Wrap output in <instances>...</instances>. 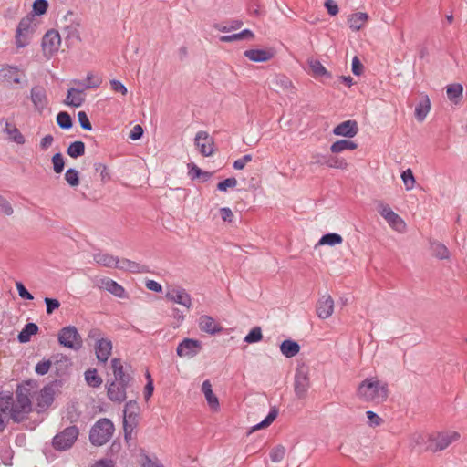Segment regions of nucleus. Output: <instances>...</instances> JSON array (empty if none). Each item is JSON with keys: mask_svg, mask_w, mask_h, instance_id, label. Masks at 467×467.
<instances>
[{"mask_svg": "<svg viewBox=\"0 0 467 467\" xmlns=\"http://www.w3.org/2000/svg\"><path fill=\"white\" fill-rule=\"evenodd\" d=\"M31 385L26 383L17 387L16 400L9 394L0 393V431H2L12 419L20 422L31 411Z\"/></svg>", "mask_w": 467, "mask_h": 467, "instance_id": "nucleus-1", "label": "nucleus"}, {"mask_svg": "<svg viewBox=\"0 0 467 467\" xmlns=\"http://www.w3.org/2000/svg\"><path fill=\"white\" fill-rule=\"evenodd\" d=\"M356 395L363 402L380 404L388 399L389 386L377 377L367 378L358 384Z\"/></svg>", "mask_w": 467, "mask_h": 467, "instance_id": "nucleus-2", "label": "nucleus"}, {"mask_svg": "<svg viewBox=\"0 0 467 467\" xmlns=\"http://www.w3.org/2000/svg\"><path fill=\"white\" fill-rule=\"evenodd\" d=\"M114 425L109 419L99 420L91 428L89 441L95 446H102L112 437Z\"/></svg>", "mask_w": 467, "mask_h": 467, "instance_id": "nucleus-3", "label": "nucleus"}, {"mask_svg": "<svg viewBox=\"0 0 467 467\" xmlns=\"http://www.w3.org/2000/svg\"><path fill=\"white\" fill-rule=\"evenodd\" d=\"M459 439L460 433L455 431L438 432L432 434V437L429 438L430 444L426 446L425 450L433 452L443 451Z\"/></svg>", "mask_w": 467, "mask_h": 467, "instance_id": "nucleus-4", "label": "nucleus"}, {"mask_svg": "<svg viewBox=\"0 0 467 467\" xmlns=\"http://www.w3.org/2000/svg\"><path fill=\"white\" fill-rule=\"evenodd\" d=\"M34 20V15H28L20 20L15 36L17 47H25L29 44L30 38L36 29Z\"/></svg>", "mask_w": 467, "mask_h": 467, "instance_id": "nucleus-5", "label": "nucleus"}, {"mask_svg": "<svg viewBox=\"0 0 467 467\" xmlns=\"http://www.w3.org/2000/svg\"><path fill=\"white\" fill-rule=\"evenodd\" d=\"M79 435L78 428L70 426L57 433L52 441V445L57 451L70 449Z\"/></svg>", "mask_w": 467, "mask_h": 467, "instance_id": "nucleus-6", "label": "nucleus"}, {"mask_svg": "<svg viewBox=\"0 0 467 467\" xmlns=\"http://www.w3.org/2000/svg\"><path fill=\"white\" fill-rule=\"evenodd\" d=\"M60 345L70 349L78 350L82 347V338L74 326L63 327L57 336Z\"/></svg>", "mask_w": 467, "mask_h": 467, "instance_id": "nucleus-7", "label": "nucleus"}, {"mask_svg": "<svg viewBox=\"0 0 467 467\" xmlns=\"http://www.w3.org/2000/svg\"><path fill=\"white\" fill-rule=\"evenodd\" d=\"M310 387L309 369L305 365H300L295 374L294 389L298 399H304L306 396Z\"/></svg>", "mask_w": 467, "mask_h": 467, "instance_id": "nucleus-8", "label": "nucleus"}, {"mask_svg": "<svg viewBox=\"0 0 467 467\" xmlns=\"http://www.w3.org/2000/svg\"><path fill=\"white\" fill-rule=\"evenodd\" d=\"M377 210L391 228L398 232H403L405 230V222L399 214L391 210L389 205L380 202L378 203Z\"/></svg>", "mask_w": 467, "mask_h": 467, "instance_id": "nucleus-9", "label": "nucleus"}, {"mask_svg": "<svg viewBox=\"0 0 467 467\" xmlns=\"http://www.w3.org/2000/svg\"><path fill=\"white\" fill-rule=\"evenodd\" d=\"M194 143L199 152L204 156H212L214 152V140L207 131L201 130L197 132L194 138Z\"/></svg>", "mask_w": 467, "mask_h": 467, "instance_id": "nucleus-10", "label": "nucleus"}, {"mask_svg": "<svg viewBox=\"0 0 467 467\" xmlns=\"http://www.w3.org/2000/svg\"><path fill=\"white\" fill-rule=\"evenodd\" d=\"M202 348V342L197 339L185 338L177 347V355L181 358H193Z\"/></svg>", "mask_w": 467, "mask_h": 467, "instance_id": "nucleus-11", "label": "nucleus"}, {"mask_svg": "<svg viewBox=\"0 0 467 467\" xmlns=\"http://www.w3.org/2000/svg\"><path fill=\"white\" fill-rule=\"evenodd\" d=\"M61 43L60 35L56 30L47 31L42 40V47L46 56H53L59 48Z\"/></svg>", "mask_w": 467, "mask_h": 467, "instance_id": "nucleus-12", "label": "nucleus"}, {"mask_svg": "<svg viewBox=\"0 0 467 467\" xmlns=\"http://www.w3.org/2000/svg\"><path fill=\"white\" fill-rule=\"evenodd\" d=\"M30 99L35 109L37 112L42 113L48 105V99L45 87L41 85L34 86L30 91Z\"/></svg>", "mask_w": 467, "mask_h": 467, "instance_id": "nucleus-13", "label": "nucleus"}, {"mask_svg": "<svg viewBox=\"0 0 467 467\" xmlns=\"http://www.w3.org/2000/svg\"><path fill=\"white\" fill-rule=\"evenodd\" d=\"M166 297L170 301L180 304L187 308H190L192 306L191 296L182 287L170 289L166 294Z\"/></svg>", "mask_w": 467, "mask_h": 467, "instance_id": "nucleus-14", "label": "nucleus"}, {"mask_svg": "<svg viewBox=\"0 0 467 467\" xmlns=\"http://www.w3.org/2000/svg\"><path fill=\"white\" fill-rule=\"evenodd\" d=\"M129 382L112 381L108 387V397L115 402H122L126 399V388Z\"/></svg>", "mask_w": 467, "mask_h": 467, "instance_id": "nucleus-15", "label": "nucleus"}, {"mask_svg": "<svg viewBox=\"0 0 467 467\" xmlns=\"http://www.w3.org/2000/svg\"><path fill=\"white\" fill-rule=\"evenodd\" d=\"M97 285L100 289L107 290L110 294L114 295L117 297L119 298H125L126 293L124 288L119 285L116 281L109 278V277H103L98 280Z\"/></svg>", "mask_w": 467, "mask_h": 467, "instance_id": "nucleus-16", "label": "nucleus"}, {"mask_svg": "<svg viewBox=\"0 0 467 467\" xmlns=\"http://www.w3.org/2000/svg\"><path fill=\"white\" fill-rule=\"evenodd\" d=\"M358 132V123L355 120H346L336 126L333 133L337 136L353 138Z\"/></svg>", "mask_w": 467, "mask_h": 467, "instance_id": "nucleus-17", "label": "nucleus"}, {"mask_svg": "<svg viewBox=\"0 0 467 467\" xmlns=\"http://www.w3.org/2000/svg\"><path fill=\"white\" fill-rule=\"evenodd\" d=\"M94 348L98 360L105 364L108 361L112 351L111 340L108 338L100 339L95 343Z\"/></svg>", "mask_w": 467, "mask_h": 467, "instance_id": "nucleus-18", "label": "nucleus"}, {"mask_svg": "<svg viewBox=\"0 0 467 467\" xmlns=\"http://www.w3.org/2000/svg\"><path fill=\"white\" fill-rule=\"evenodd\" d=\"M0 81L6 84H20L21 73L16 67L5 66L0 69Z\"/></svg>", "mask_w": 467, "mask_h": 467, "instance_id": "nucleus-19", "label": "nucleus"}, {"mask_svg": "<svg viewBox=\"0 0 467 467\" xmlns=\"http://www.w3.org/2000/svg\"><path fill=\"white\" fill-rule=\"evenodd\" d=\"M334 310V300L330 296H323L317 304V314L322 318L329 317Z\"/></svg>", "mask_w": 467, "mask_h": 467, "instance_id": "nucleus-20", "label": "nucleus"}, {"mask_svg": "<svg viewBox=\"0 0 467 467\" xmlns=\"http://www.w3.org/2000/svg\"><path fill=\"white\" fill-rule=\"evenodd\" d=\"M244 55L253 62H266L274 57L275 52L272 49H248Z\"/></svg>", "mask_w": 467, "mask_h": 467, "instance_id": "nucleus-21", "label": "nucleus"}, {"mask_svg": "<svg viewBox=\"0 0 467 467\" xmlns=\"http://www.w3.org/2000/svg\"><path fill=\"white\" fill-rule=\"evenodd\" d=\"M199 327L202 331L211 335H214L223 330L222 326L208 315H202L200 317Z\"/></svg>", "mask_w": 467, "mask_h": 467, "instance_id": "nucleus-22", "label": "nucleus"}, {"mask_svg": "<svg viewBox=\"0 0 467 467\" xmlns=\"http://www.w3.org/2000/svg\"><path fill=\"white\" fill-rule=\"evenodd\" d=\"M2 122H5L4 132L8 135L9 140L19 145L25 143V137L14 124L10 123L7 120H5L4 119L0 120V123Z\"/></svg>", "mask_w": 467, "mask_h": 467, "instance_id": "nucleus-23", "label": "nucleus"}, {"mask_svg": "<svg viewBox=\"0 0 467 467\" xmlns=\"http://www.w3.org/2000/svg\"><path fill=\"white\" fill-rule=\"evenodd\" d=\"M84 101L85 96L83 94V89L72 88L67 90V95L64 103L67 106L78 108L84 103Z\"/></svg>", "mask_w": 467, "mask_h": 467, "instance_id": "nucleus-24", "label": "nucleus"}, {"mask_svg": "<svg viewBox=\"0 0 467 467\" xmlns=\"http://www.w3.org/2000/svg\"><path fill=\"white\" fill-rule=\"evenodd\" d=\"M202 390L205 396V399L210 408L217 411L219 409V400L216 395L213 393L211 382L207 379L202 382Z\"/></svg>", "mask_w": 467, "mask_h": 467, "instance_id": "nucleus-25", "label": "nucleus"}, {"mask_svg": "<svg viewBox=\"0 0 467 467\" xmlns=\"http://www.w3.org/2000/svg\"><path fill=\"white\" fill-rule=\"evenodd\" d=\"M431 110V100L427 95H421L418 105L415 108V118L423 121Z\"/></svg>", "mask_w": 467, "mask_h": 467, "instance_id": "nucleus-26", "label": "nucleus"}, {"mask_svg": "<svg viewBox=\"0 0 467 467\" xmlns=\"http://www.w3.org/2000/svg\"><path fill=\"white\" fill-rule=\"evenodd\" d=\"M37 406L41 409L47 408L54 400V389L51 386L44 387L37 396Z\"/></svg>", "mask_w": 467, "mask_h": 467, "instance_id": "nucleus-27", "label": "nucleus"}, {"mask_svg": "<svg viewBox=\"0 0 467 467\" xmlns=\"http://www.w3.org/2000/svg\"><path fill=\"white\" fill-rule=\"evenodd\" d=\"M368 19V16L364 12H358L349 16L348 19V26L353 31L360 30Z\"/></svg>", "mask_w": 467, "mask_h": 467, "instance_id": "nucleus-28", "label": "nucleus"}, {"mask_svg": "<svg viewBox=\"0 0 467 467\" xmlns=\"http://www.w3.org/2000/svg\"><path fill=\"white\" fill-rule=\"evenodd\" d=\"M431 437L432 434L414 433L410 437V446L420 451H427L425 448L430 444L429 438Z\"/></svg>", "mask_w": 467, "mask_h": 467, "instance_id": "nucleus-29", "label": "nucleus"}, {"mask_svg": "<svg viewBox=\"0 0 467 467\" xmlns=\"http://www.w3.org/2000/svg\"><path fill=\"white\" fill-rule=\"evenodd\" d=\"M111 368L114 374L113 381L130 382V376L124 373L123 366L119 358H113L111 360Z\"/></svg>", "mask_w": 467, "mask_h": 467, "instance_id": "nucleus-30", "label": "nucleus"}, {"mask_svg": "<svg viewBox=\"0 0 467 467\" xmlns=\"http://www.w3.org/2000/svg\"><path fill=\"white\" fill-rule=\"evenodd\" d=\"M280 351L285 357L293 358L299 353L300 346L294 340L286 339L281 343Z\"/></svg>", "mask_w": 467, "mask_h": 467, "instance_id": "nucleus-31", "label": "nucleus"}, {"mask_svg": "<svg viewBox=\"0 0 467 467\" xmlns=\"http://www.w3.org/2000/svg\"><path fill=\"white\" fill-rule=\"evenodd\" d=\"M463 88L461 84L454 83L446 87V94L450 101L458 105L462 99Z\"/></svg>", "mask_w": 467, "mask_h": 467, "instance_id": "nucleus-32", "label": "nucleus"}, {"mask_svg": "<svg viewBox=\"0 0 467 467\" xmlns=\"http://www.w3.org/2000/svg\"><path fill=\"white\" fill-rule=\"evenodd\" d=\"M116 268L131 273H143L145 272V266L129 259H119Z\"/></svg>", "mask_w": 467, "mask_h": 467, "instance_id": "nucleus-33", "label": "nucleus"}, {"mask_svg": "<svg viewBox=\"0 0 467 467\" xmlns=\"http://www.w3.org/2000/svg\"><path fill=\"white\" fill-rule=\"evenodd\" d=\"M93 259L97 264L103 265L105 267L116 268V265L119 262L118 257H115L109 254H102V253L95 254L93 255Z\"/></svg>", "mask_w": 467, "mask_h": 467, "instance_id": "nucleus-34", "label": "nucleus"}, {"mask_svg": "<svg viewBox=\"0 0 467 467\" xmlns=\"http://www.w3.org/2000/svg\"><path fill=\"white\" fill-rule=\"evenodd\" d=\"M254 33L249 29H244L240 33L233 34V35H227V36H220V41L223 43H229V42H234V41H240L244 39H254Z\"/></svg>", "mask_w": 467, "mask_h": 467, "instance_id": "nucleus-35", "label": "nucleus"}, {"mask_svg": "<svg viewBox=\"0 0 467 467\" xmlns=\"http://www.w3.org/2000/svg\"><path fill=\"white\" fill-rule=\"evenodd\" d=\"M357 148H358L357 143H355L352 140H339L331 145L330 150L332 153L337 154V153H340L347 150H356Z\"/></svg>", "mask_w": 467, "mask_h": 467, "instance_id": "nucleus-36", "label": "nucleus"}, {"mask_svg": "<svg viewBox=\"0 0 467 467\" xmlns=\"http://www.w3.org/2000/svg\"><path fill=\"white\" fill-rule=\"evenodd\" d=\"M139 407L136 401H129L125 405L124 409V420L123 422L131 423L132 420L137 423L136 417L138 415Z\"/></svg>", "mask_w": 467, "mask_h": 467, "instance_id": "nucleus-37", "label": "nucleus"}, {"mask_svg": "<svg viewBox=\"0 0 467 467\" xmlns=\"http://www.w3.org/2000/svg\"><path fill=\"white\" fill-rule=\"evenodd\" d=\"M272 83L277 91H289L293 89L292 81L285 75H276Z\"/></svg>", "mask_w": 467, "mask_h": 467, "instance_id": "nucleus-38", "label": "nucleus"}, {"mask_svg": "<svg viewBox=\"0 0 467 467\" xmlns=\"http://www.w3.org/2000/svg\"><path fill=\"white\" fill-rule=\"evenodd\" d=\"M38 331V327L35 323H27L22 331L18 334V340L21 343H26L30 340L31 336L36 335Z\"/></svg>", "mask_w": 467, "mask_h": 467, "instance_id": "nucleus-39", "label": "nucleus"}, {"mask_svg": "<svg viewBox=\"0 0 467 467\" xmlns=\"http://www.w3.org/2000/svg\"><path fill=\"white\" fill-rule=\"evenodd\" d=\"M73 82L78 86H81L83 89L98 88L102 80L99 77L95 76L93 73H88L86 78V82H82L80 80H73Z\"/></svg>", "mask_w": 467, "mask_h": 467, "instance_id": "nucleus-40", "label": "nucleus"}, {"mask_svg": "<svg viewBox=\"0 0 467 467\" xmlns=\"http://www.w3.org/2000/svg\"><path fill=\"white\" fill-rule=\"evenodd\" d=\"M343 242V238L340 234L336 233H329L323 235L317 243V245H336L340 244Z\"/></svg>", "mask_w": 467, "mask_h": 467, "instance_id": "nucleus-41", "label": "nucleus"}, {"mask_svg": "<svg viewBox=\"0 0 467 467\" xmlns=\"http://www.w3.org/2000/svg\"><path fill=\"white\" fill-rule=\"evenodd\" d=\"M81 26V19L73 22L70 25L62 26V31L66 34L67 38L80 39L79 28Z\"/></svg>", "mask_w": 467, "mask_h": 467, "instance_id": "nucleus-42", "label": "nucleus"}, {"mask_svg": "<svg viewBox=\"0 0 467 467\" xmlns=\"http://www.w3.org/2000/svg\"><path fill=\"white\" fill-rule=\"evenodd\" d=\"M324 164L330 168L341 169L345 170L348 168V162L346 160L336 157V156H328L323 157Z\"/></svg>", "mask_w": 467, "mask_h": 467, "instance_id": "nucleus-43", "label": "nucleus"}, {"mask_svg": "<svg viewBox=\"0 0 467 467\" xmlns=\"http://www.w3.org/2000/svg\"><path fill=\"white\" fill-rule=\"evenodd\" d=\"M243 26V22L241 20H232L225 24H215L213 27L220 32H231L234 30L240 29Z\"/></svg>", "mask_w": 467, "mask_h": 467, "instance_id": "nucleus-44", "label": "nucleus"}, {"mask_svg": "<svg viewBox=\"0 0 467 467\" xmlns=\"http://www.w3.org/2000/svg\"><path fill=\"white\" fill-rule=\"evenodd\" d=\"M85 153V144L82 141L72 142L67 148V154L71 158H78Z\"/></svg>", "mask_w": 467, "mask_h": 467, "instance_id": "nucleus-45", "label": "nucleus"}, {"mask_svg": "<svg viewBox=\"0 0 467 467\" xmlns=\"http://www.w3.org/2000/svg\"><path fill=\"white\" fill-rule=\"evenodd\" d=\"M431 250L434 255L440 259H448L450 257V252L448 248L441 243H431Z\"/></svg>", "mask_w": 467, "mask_h": 467, "instance_id": "nucleus-46", "label": "nucleus"}, {"mask_svg": "<svg viewBox=\"0 0 467 467\" xmlns=\"http://www.w3.org/2000/svg\"><path fill=\"white\" fill-rule=\"evenodd\" d=\"M277 414H278V410L275 409V408H273L270 412L268 413V415L266 416V418L261 421L260 423L254 425L251 431H258L260 429H264V428H266L268 427L277 417Z\"/></svg>", "mask_w": 467, "mask_h": 467, "instance_id": "nucleus-47", "label": "nucleus"}, {"mask_svg": "<svg viewBox=\"0 0 467 467\" xmlns=\"http://www.w3.org/2000/svg\"><path fill=\"white\" fill-rule=\"evenodd\" d=\"M85 379L90 387H99L102 383V379L97 374L96 369H88L85 372Z\"/></svg>", "mask_w": 467, "mask_h": 467, "instance_id": "nucleus-48", "label": "nucleus"}, {"mask_svg": "<svg viewBox=\"0 0 467 467\" xmlns=\"http://www.w3.org/2000/svg\"><path fill=\"white\" fill-rule=\"evenodd\" d=\"M57 125L64 130H68L72 127V119L70 115L66 111H61L57 116Z\"/></svg>", "mask_w": 467, "mask_h": 467, "instance_id": "nucleus-49", "label": "nucleus"}, {"mask_svg": "<svg viewBox=\"0 0 467 467\" xmlns=\"http://www.w3.org/2000/svg\"><path fill=\"white\" fill-rule=\"evenodd\" d=\"M285 455V448L283 445L274 447L270 451V459L273 462H280Z\"/></svg>", "mask_w": 467, "mask_h": 467, "instance_id": "nucleus-50", "label": "nucleus"}, {"mask_svg": "<svg viewBox=\"0 0 467 467\" xmlns=\"http://www.w3.org/2000/svg\"><path fill=\"white\" fill-rule=\"evenodd\" d=\"M65 180L71 187H77L79 184L78 171L75 169H68L65 173Z\"/></svg>", "mask_w": 467, "mask_h": 467, "instance_id": "nucleus-51", "label": "nucleus"}, {"mask_svg": "<svg viewBox=\"0 0 467 467\" xmlns=\"http://www.w3.org/2000/svg\"><path fill=\"white\" fill-rule=\"evenodd\" d=\"M309 67L313 74L317 77L329 76L325 67L318 60H310Z\"/></svg>", "mask_w": 467, "mask_h": 467, "instance_id": "nucleus-52", "label": "nucleus"}, {"mask_svg": "<svg viewBox=\"0 0 467 467\" xmlns=\"http://www.w3.org/2000/svg\"><path fill=\"white\" fill-rule=\"evenodd\" d=\"M263 337L261 328L259 327H254L244 337V342L248 344L259 342Z\"/></svg>", "mask_w": 467, "mask_h": 467, "instance_id": "nucleus-53", "label": "nucleus"}, {"mask_svg": "<svg viewBox=\"0 0 467 467\" xmlns=\"http://www.w3.org/2000/svg\"><path fill=\"white\" fill-rule=\"evenodd\" d=\"M401 179L404 182V185L406 187V190H411L413 189L414 185H415V178H414V175H413V172L410 169H407L406 171H404L401 174Z\"/></svg>", "mask_w": 467, "mask_h": 467, "instance_id": "nucleus-54", "label": "nucleus"}, {"mask_svg": "<svg viewBox=\"0 0 467 467\" xmlns=\"http://www.w3.org/2000/svg\"><path fill=\"white\" fill-rule=\"evenodd\" d=\"M52 163H53V169L54 171L57 174L61 173L64 170V159L61 153H56L52 157Z\"/></svg>", "mask_w": 467, "mask_h": 467, "instance_id": "nucleus-55", "label": "nucleus"}, {"mask_svg": "<svg viewBox=\"0 0 467 467\" xmlns=\"http://www.w3.org/2000/svg\"><path fill=\"white\" fill-rule=\"evenodd\" d=\"M48 7V3L47 0H35L33 4V12L35 15L41 16L44 15Z\"/></svg>", "mask_w": 467, "mask_h": 467, "instance_id": "nucleus-56", "label": "nucleus"}, {"mask_svg": "<svg viewBox=\"0 0 467 467\" xmlns=\"http://www.w3.org/2000/svg\"><path fill=\"white\" fill-rule=\"evenodd\" d=\"M79 19H80V17L78 14H76L72 11H67V13L66 15H64L60 20V27L62 28V26L70 25L71 23L77 22Z\"/></svg>", "mask_w": 467, "mask_h": 467, "instance_id": "nucleus-57", "label": "nucleus"}, {"mask_svg": "<svg viewBox=\"0 0 467 467\" xmlns=\"http://www.w3.org/2000/svg\"><path fill=\"white\" fill-rule=\"evenodd\" d=\"M237 185L235 178H227L217 184V189L221 192H226L228 188H234Z\"/></svg>", "mask_w": 467, "mask_h": 467, "instance_id": "nucleus-58", "label": "nucleus"}, {"mask_svg": "<svg viewBox=\"0 0 467 467\" xmlns=\"http://www.w3.org/2000/svg\"><path fill=\"white\" fill-rule=\"evenodd\" d=\"M366 415L368 419V424L370 427H378L380 426L383 423V420L375 412L368 410L366 412Z\"/></svg>", "mask_w": 467, "mask_h": 467, "instance_id": "nucleus-59", "label": "nucleus"}, {"mask_svg": "<svg viewBox=\"0 0 467 467\" xmlns=\"http://www.w3.org/2000/svg\"><path fill=\"white\" fill-rule=\"evenodd\" d=\"M189 174L192 179L202 177L203 180H207L210 177L209 172L202 171L199 167H197L194 164L190 169Z\"/></svg>", "mask_w": 467, "mask_h": 467, "instance_id": "nucleus-60", "label": "nucleus"}, {"mask_svg": "<svg viewBox=\"0 0 467 467\" xmlns=\"http://www.w3.org/2000/svg\"><path fill=\"white\" fill-rule=\"evenodd\" d=\"M78 121H79V124L82 129L87 130H90L92 129L91 123H90L88 117L85 111H79L78 113Z\"/></svg>", "mask_w": 467, "mask_h": 467, "instance_id": "nucleus-61", "label": "nucleus"}, {"mask_svg": "<svg viewBox=\"0 0 467 467\" xmlns=\"http://www.w3.org/2000/svg\"><path fill=\"white\" fill-rule=\"evenodd\" d=\"M51 367V361L43 360L36 365L35 370L38 375H45L48 372Z\"/></svg>", "mask_w": 467, "mask_h": 467, "instance_id": "nucleus-62", "label": "nucleus"}, {"mask_svg": "<svg viewBox=\"0 0 467 467\" xmlns=\"http://www.w3.org/2000/svg\"><path fill=\"white\" fill-rule=\"evenodd\" d=\"M252 161V155L246 154L243 156L242 158L236 160L233 166L235 170H243L244 166Z\"/></svg>", "mask_w": 467, "mask_h": 467, "instance_id": "nucleus-63", "label": "nucleus"}, {"mask_svg": "<svg viewBox=\"0 0 467 467\" xmlns=\"http://www.w3.org/2000/svg\"><path fill=\"white\" fill-rule=\"evenodd\" d=\"M110 87L113 91L122 95H126L128 92L127 88L119 80L117 79L110 80Z\"/></svg>", "mask_w": 467, "mask_h": 467, "instance_id": "nucleus-64", "label": "nucleus"}]
</instances>
